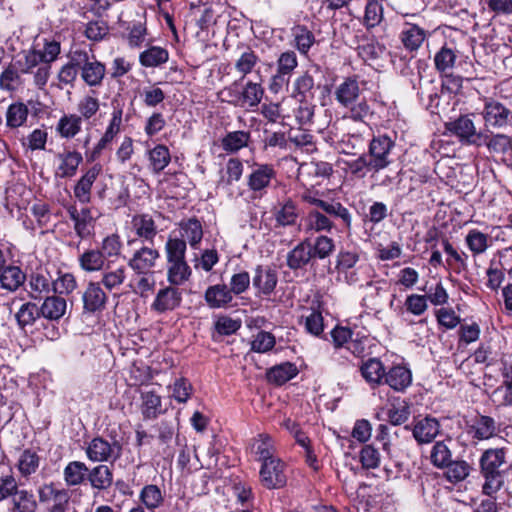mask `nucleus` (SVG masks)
<instances>
[{"label": "nucleus", "instance_id": "8", "mask_svg": "<svg viewBox=\"0 0 512 512\" xmlns=\"http://www.w3.org/2000/svg\"><path fill=\"white\" fill-rule=\"evenodd\" d=\"M250 169L246 177V186L252 193L253 199L262 198L272 186L273 180H276L277 171L273 164L259 162H253Z\"/></svg>", "mask_w": 512, "mask_h": 512}, {"label": "nucleus", "instance_id": "7", "mask_svg": "<svg viewBox=\"0 0 512 512\" xmlns=\"http://www.w3.org/2000/svg\"><path fill=\"white\" fill-rule=\"evenodd\" d=\"M396 148V136L394 137L386 133H378L373 135L368 143V160L375 167V172H380L388 168L393 162V151Z\"/></svg>", "mask_w": 512, "mask_h": 512}, {"label": "nucleus", "instance_id": "27", "mask_svg": "<svg viewBox=\"0 0 512 512\" xmlns=\"http://www.w3.org/2000/svg\"><path fill=\"white\" fill-rule=\"evenodd\" d=\"M181 230V239L186 238L189 245L193 249H198L203 238V226L201 221L196 217L181 220L179 223Z\"/></svg>", "mask_w": 512, "mask_h": 512}, {"label": "nucleus", "instance_id": "59", "mask_svg": "<svg viewBox=\"0 0 512 512\" xmlns=\"http://www.w3.org/2000/svg\"><path fill=\"white\" fill-rule=\"evenodd\" d=\"M187 243L185 239L169 237L165 244L167 262H175L185 259Z\"/></svg>", "mask_w": 512, "mask_h": 512}, {"label": "nucleus", "instance_id": "14", "mask_svg": "<svg viewBox=\"0 0 512 512\" xmlns=\"http://www.w3.org/2000/svg\"><path fill=\"white\" fill-rule=\"evenodd\" d=\"M278 283L277 270L269 265H257L254 269L252 285L255 289V296L268 298L275 291Z\"/></svg>", "mask_w": 512, "mask_h": 512}, {"label": "nucleus", "instance_id": "12", "mask_svg": "<svg viewBox=\"0 0 512 512\" xmlns=\"http://www.w3.org/2000/svg\"><path fill=\"white\" fill-rule=\"evenodd\" d=\"M483 102L481 115L487 129H501L512 123V111L500 101L485 97Z\"/></svg>", "mask_w": 512, "mask_h": 512}, {"label": "nucleus", "instance_id": "62", "mask_svg": "<svg viewBox=\"0 0 512 512\" xmlns=\"http://www.w3.org/2000/svg\"><path fill=\"white\" fill-rule=\"evenodd\" d=\"M226 175L219 180V185L231 186L234 182H238L244 171V166L239 158H229L226 162Z\"/></svg>", "mask_w": 512, "mask_h": 512}, {"label": "nucleus", "instance_id": "11", "mask_svg": "<svg viewBox=\"0 0 512 512\" xmlns=\"http://www.w3.org/2000/svg\"><path fill=\"white\" fill-rule=\"evenodd\" d=\"M322 78L321 67L317 64L310 66L295 78L292 97L297 100H312L315 91L321 87Z\"/></svg>", "mask_w": 512, "mask_h": 512}, {"label": "nucleus", "instance_id": "2", "mask_svg": "<svg viewBox=\"0 0 512 512\" xmlns=\"http://www.w3.org/2000/svg\"><path fill=\"white\" fill-rule=\"evenodd\" d=\"M360 84H365L359 80L358 75H350L335 88L334 97L338 104L349 110V117L355 122H365L366 120L377 123L384 119L387 112V105L383 101L363 98L357 102L361 95Z\"/></svg>", "mask_w": 512, "mask_h": 512}, {"label": "nucleus", "instance_id": "52", "mask_svg": "<svg viewBox=\"0 0 512 512\" xmlns=\"http://www.w3.org/2000/svg\"><path fill=\"white\" fill-rule=\"evenodd\" d=\"M39 464L40 457L37 452L31 449H25L18 459L17 468L20 474L27 478L37 471Z\"/></svg>", "mask_w": 512, "mask_h": 512}, {"label": "nucleus", "instance_id": "6", "mask_svg": "<svg viewBox=\"0 0 512 512\" xmlns=\"http://www.w3.org/2000/svg\"><path fill=\"white\" fill-rule=\"evenodd\" d=\"M476 114L464 113L455 119L445 122L444 128L448 135L458 139L462 145L481 146L484 141V132L477 130L475 125Z\"/></svg>", "mask_w": 512, "mask_h": 512}, {"label": "nucleus", "instance_id": "54", "mask_svg": "<svg viewBox=\"0 0 512 512\" xmlns=\"http://www.w3.org/2000/svg\"><path fill=\"white\" fill-rule=\"evenodd\" d=\"M77 288L75 276L70 272L57 271V278L52 281V291L58 295H69Z\"/></svg>", "mask_w": 512, "mask_h": 512}, {"label": "nucleus", "instance_id": "50", "mask_svg": "<svg viewBox=\"0 0 512 512\" xmlns=\"http://www.w3.org/2000/svg\"><path fill=\"white\" fill-rule=\"evenodd\" d=\"M79 266L86 272H95L103 268L105 258L98 249H88L79 256Z\"/></svg>", "mask_w": 512, "mask_h": 512}, {"label": "nucleus", "instance_id": "32", "mask_svg": "<svg viewBox=\"0 0 512 512\" xmlns=\"http://www.w3.org/2000/svg\"><path fill=\"white\" fill-rule=\"evenodd\" d=\"M205 301L211 308H222L233 301V294L226 284H216L206 289Z\"/></svg>", "mask_w": 512, "mask_h": 512}, {"label": "nucleus", "instance_id": "33", "mask_svg": "<svg viewBox=\"0 0 512 512\" xmlns=\"http://www.w3.org/2000/svg\"><path fill=\"white\" fill-rule=\"evenodd\" d=\"M123 27L128 31V44L132 48H139L143 45L147 35L146 12L144 11L139 20L124 22Z\"/></svg>", "mask_w": 512, "mask_h": 512}, {"label": "nucleus", "instance_id": "45", "mask_svg": "<svg viewBox=\"0 0 512 512\" xmlns=\"http://www.w3.org/2000/svg\"><path fill=\"white\" fill-rule=\"evenodd\" d=\"M132 222L136 235L153 244L157 235V226L153 218L149 214H141L135 216Z\"/></svg>", "mask_w": 512, "mask_h": 512}, {"label": "nucleus", "instance_id": "3", "mask_svg": "<svg viewBox=\"0 0 512 512\" xmlns=\"http://www.w3.org/2000/svg\"><path fill=\"white\" fill-rule=\"evenodd\" d=\"M361 251L358 247L351 249L341 247L335 256L334 269L338 280L350 286L369 287L372 285L369 265L358 264Z\"/></svg>", "mask_w": 512, "mask_h": 512}, {"label": "nucleus", "instance_id": "9", "mask_svg": "<svg viewBox=\"0 0 512 512\" xmlns=\"http://www.w3.org/2000/svg\"><path fill=\"white\" fill-rule=\"evenodd\" d=\"M80 77L89 87H100L106 75V65L97 59L93 50L78 47Z\"/></svg>", "mask_w": 512, "mask_h": 512}, {"label": "nucleus", "instance_id": "47", "mask_svg": "<svg viewBox=\"0 0 512 512\" xmlns=\"http://www.w3.org/2000/svg\"><path fill=\"white\" fill-rule=\"evenodd\" d=\"M485 145L490 153L493 154H506L512 152V138L506 134H492L484 133V141L481 146Z\"/></svg>", "mask_w": 512, "mask_h": 512}, {"label": "nucleus", "instance_id": "38", "mask_svg": "<svg viewBox=\"0 0 512 512\" xmlns=\"http://www.w3.org/2000/svg\"><path fill=\"white\" fill-rule=\"evenodd\" d=\"M41 308V315L47 320H59L67 308L66 300L60 295L45 298Z\"/></svg>", "mask_w": 512, "mask_h": 512}, {"label": "nucleus", "instance_id": "31", "mask_svg": "<svg viewBox=\"0 0 512 512\" xmlns=\"http://www.w3.org/2000/svg\"><path fill=\"white\" fill-rule=\"evenodd\" d=\"M149 169L153 174L159 175L171 162V153L164 144H156L147 151Z\"/></svg>", "mask_w": 512, "mask_h": 512}, {"label": "nucleus", "instance_id": "30", "mask_svg": "<svg viewBox=\"0 0 512 512\" xmlns=\"http://www.w3.org/2000/svg\"><path fill=\"white\" fill-rule=\"evenodd\" d=\"M67 57L68 62L60 68L57 78L61 84L73 87L80 74L78 47L72 48Z\"/></svg>", "mask_w": 512, "mask_h": 512}, {"label": "nucleus", "instance_id": "17", "mask_svg": "<svg viewBox=\"0 0 512 512\" xmlns=\"http://www.w3.org/2000/svg\"><path fill=\"white\" fill-rule=\"evenodd\" d=\"M160 257L158 250L150 247H142L137 250L129 260V267L139 275L152 273L156 260Z\"/></svg>", "mask_w": 512, "mask_h": 512}, {"label": "nucleus", "instance_id": "21", "mask_svg": "<svg viewBox=\"0 0 512 512\" xmlns=\"http://www.w3.org/2000/svg\"><path fill=\"white\" fill-rule=\"evenodd\" d=\"M467 432L473 439L489 440L497 435V423L490 416L480 415L469 425Z\"/></svg>", "mask_w": 512, "mask_h": 512}, {"label": "nucleus", "instance_id": "16", "mask_svg": "<svg viewBox=\"0 0 512 512\" xmlns=\"http://www.w3.org/2000/svg\"><path fill=\"white\" fill-rule=\"evenodd\" d=\"M103 167L100 163H94L88 168L73 188L75 198L82 204H89L91 202V191L93 184L96 182L99 175L102 173Z\"/></svg>", "mask_w": 512, "mask_h": 512}, {"label": "nucleus", "instance_id": "51", "mask_svg": "<svg viewBox=\"0 0 512 512\" xmlns=\"http://www.w3.org/2000/svg\"><path fill=\"white\" fill-rule=\"evenodd\" d=\"M336 245L333 238L320 234L314 239L310 247L313 259L323 260L330 257L335 251Z\"/></svg>", "mask_w": 512, "mask_h": 512}, {"label": "nucleus", "instance_id": "19", "mask_svg": "<svg viewBox=\"0 0 512 512\" xmlns=\"http://www.w3.org/2000/svg\"><path fill=\"white\" fill-rule=\"evenodd\" d=\"M27 280V274L22 268L13 263V260L0 271V287L4 290L15 292L22 287Z\"/></svg>", "mask_w": 512, "mask_h": 512}, {"label": "nucleus", "instance_id": "23", "mask_svg": "<svg viewBox=\"0 0 512 512\" xmlns=\"http://www.w3.org/2000/svg\"><path fill=\"white\" fill-rule=\"evenodd\" d=\"M440 432V424L436 418L425 417L417 421L413 428V436L420 443H430Z\"/></svg>", "mask_w": 512, "mask_h": 512}, {"label": "nucleus", "instance_id": "46", "mask_svg": "<svg viewBox=\"0 0 512 512\" xmlns=\"http://www.w3.org/2000/svg\"><path fill=\"white\" fill-rule=\"evenodd\" d=\"M29 110L23 102L11 103L6 111V127L17 129L27 122Z\"/></svg>", "mask_w": 512, "mask_h": 512}, {"label": "nucleus", "instance_id": "26", "mask_svg": "<svg viewBox=\"0 0 512 512\" xmlns=\"http://www.w3.org/2000/svg\"><path fill=\"white\" fill-rule=\"evenodd\" d=\"M313 259L307 240L301 241L287 253L286 264L293 270L304 269Z\"/></svg>", "mask_w": 512, "mask_h": 512}, {"label": "nucleus", "instance_id": "10", "mask_svg": "<svg viewBox=\"0 0 512 512\" xmlns=\"http://www.w3.org/2000/svg\"><path fill=\"white\" fill-rule=\"evenodd\" d=\"M123 452L122 443L113 439L111 442L101 436L94 437L85 448L87 458L92 462L113 464L121 456Z\"/></svg>", "mask_w": 512, "mask_h": 512}, {"label": "nucleus", "instance_id": "36", "mask_svg": "<svg viewBox=\"0 0 512 512\" xmlns=\"http://www.w3.org/2000/svg\"><path fill=\"white\" fill-rule=\"evenodd\" d=\"M168 60V50L160 46H150L139 54V63L146 68L159 67Z\"/></svg>", "mask_w": 512, "mask_h": 512}, {"label": "nucleus", "instance_id": "37", "mask_svg": "<svg viewBox=\"0 0 512 512\" xmlns=\"http://www.w3.org/2000/svg\"><path fill=\"white\" fill-rule=\"evenodd\" d=\"M384 20L383 0H367L364 8L362 24L367 30H371Z\"/></svg>", "mask_w": 512, "mask_h": 512}, {"label": "nucleus", "instance_id": "34", "mask_svg": "<svg viewBox=\"0 0 512 512\" xmlns=\"http://www.w3.org/2000/svg\"><path fill=\"white\" fill-rule=\"evenodd\" d=\"M292 36L293 45L297 51L303 56H308L316 42L314 33L306 25L297 24L292 28Z\"/></svg>", "mask_w": 512, "mask_h": 512}, {"label": "nucleus", "instance_id": "48", "mask_svg": "<svg viewBox=\"0 0 512 512\" xmlns=\"http://www.w3.org/2000/svg\"><path fill=\"white\" fill-rule=\"evenodd\" d=\"M167 278L172 285H181L189 279L192 270L186 259L168 263Z\"/></svg>", "mask_w": 512, "mask_h": 512}, {"label": "nucleus", "instance_id": "22", "mask_svg": "<svg viewBox=\"0 0 512 512\" xmlns=\"http://www.w3.org/2000/svg\"><path fill=\"white\" fill-rule=\"evenodd\" d=\"M276 227L294 226L299 217L298 206L292 198H287L274 208Z\"/></svg>", "mask_w": 512, "mask_h": 512}, {"label": "nucleus", "instance_id": "15", "mask_svg": "<svg viewBox=\"0 0 512 512\" xmlns=\"http://www.w3.org/2000/svg\"><path fill=\"white\" fill-rule=\"evenodd\" d=\"M107 300L108 297L100 283L90 281L82 294L83 312L90 316H96L105 310Z\"/></svg>", "mask_w": 512, "mask_h": 512}, {"label": "nucleus", "instance_id": "40", "mask_svg": "<svg viewBox=\"0 0 512 512\" xmlns=\"http://www.w3.org/2000/svg\"><path fill=\"white\" fill-rule=\"evenodd\" d=\"M458 56V50L445 43L435 54L434 64L436 70L440 74L447 73L451 70L456 62Z\"/></svg>", "mask_w": 512, "mask_h": 512}, {"label": "nucleus", "instance_id": "42", "mask_svg": "<svg viewBox=\"0 0 512 512\" xmlns=\"http://www.w3.org/2000/svg\"><path fill=\"white\" fill-rule=\"evenodd\" d=\"M385 383L396 391H403L406 389L412 380L411 372L403 366L392 367L389 372L385 373Z\"/></svg>", "mask_w": 512, "mask_h": 512}, {"label": "nucleus", "instance_id": "39", "mask_svg": "<svg viewBox=\"0 0 512 512\" xmlns=\"http://www.w3.org/2000/svg\"><path fill=\"white\" fill-rule=\"evenodd\" d=\"M141 400V412L144 419H155L163 412L161 396L155 391H142Z\"/></svg>", "mask_w": 512, "mask_h": 512}, {"label": "nucleus", "instance_id": "53", "mask_svg": "<svg viewBox=\"0 0 512 512\" xmlns=\"http://www.w3.org/2000/svg\"><path fill=\"white\" fill-rule=\"evenodd\" d=\"M69 218L74 223V232L80 239H87L93 235L95 224L79 218L78 209L75 205L67 207Z\"/></svg>", "mask_w": 512, "mask_h": 512}, {"label": "nucleus", "instance_id": "5", "mask_svg": "<svg viewBox=\"0 0 512 512\" xmlns=\"http://www.w3.org/2000/svg\"><path fill=\"white\" fill-rule=\"evenodd\" d=\"M243 80L240 78L225 86L218 92V98L222 103L253 110L261 103L265 91L261 83L248 80L242 84Z\"/></svg>", "mask_w": 512, "mask_h": 512}, {"label": "nucleus", "instance_id": "57", "mask_svg": "<svg viewBox=\"0 0 512 512\" xmlns=\"http://www.w3.org/2000/svg\"><path fill=\"white\" fill-rule=\"evenodd\" d=\"M361 374L366 381L379 384L385 376V369L379 359L370 358L361 366Z\"/></svg>", "mask_w": 512, "mask_h": 512}, {"label": "nucleus", "instance_id": "1", "mask_svg": "<svg viewBox=\"0 0 512 512\" xmlns=\"http://www.w3.org/2000/svg\"><path fill=\"white\" fill-rule=\"evenodd\" d=\"M300 198L312 206L304 217L306 232L330 233L336 230L348 235L352 232L353 216L349 208L336 199L324 200L319 191L306 189Z\"/></svg>", "mask_w": 512, "mask_h": 512}, {"label": "nucleus", "instance_id": "43", "mask_svg": "<svg viewBox=\"0 0 512 512\" xmlns=\"http://www.w3.org/2000/svg\"><path fill=\"white\" fill-rule=\"evenodd\" d=\"M250 138L251 134L249 131L237 130L228 132L221 139V146L228 153H236L248 146Z\"/></svg>", "mask_w": 512, "mask_h": 512}, {"label": "nucleus", "instance_id": "25", "mask_svg": "<svg viewBox=\"0 0 512 512\" xmlns=\"http://www.w3.org/2000/svg\"><path fill=\"white\" fill-rule=\"evenodd\" d=\"M181 301L182 293L178 288L166 287L158 291L152 304V308L158 312H165L178 307Z\"/></svg>", "mask_w": 512, "mask_h": 512}, {"label": "nucleus", "instance_id": "20", "mask_svg": "<svg viewBox=\"0 0 512 512\" xmlns=\"http://www.w3.org/2000/svg\"><path fill=\"white\" fill-rule=\"evenodd\" d=\"M354 42L356 43L357 55L364 62L376 60L382 53V46L378 41L362 31H359V34L355 36Z\"/></svg>", "mask_w": 512, "mask_h": 512}, {"label": "nucleus", "instance_id": "13", "mask_svg": "<svg viewBox=\"0 0 512 512\" xmlns=\"http://www.w3.org/2000/svg\"><path fill=\"white\" fill-rule=\"evenodd\" d=\"M259 477L263 487L269 490L280 489L287 483L286 464L279 457L264 462Z\"/></svg>", "mask_w": 512, "mask_h": 512}, {"label": "nucleus", "instance_id": "18", "mask_svg": "<svg viewBox=\"0 0 512 512\" xmlns=\"http://www.w3.org/2000/svg\"><path fill=\"white\" fill-rule=\"evenodd\" d=\"M57 158L59 165L56 169V175L60 178L74 177L83 162V155L77 150H64L58 153Z\"/></svg>", "mask_w": 512, "mask_h": 512}, {"label": "nucleus", "instance_id": "56", "mask_svg": "<svg viewBox=\"0 0 512 512\" xmlns=\"http://www.w3.org/2000/svg\"><path fill=\"white\" fill-rule=\"evenodd\" d=\"M37 502L31 491L17 490L12 498L13 511L16 512H35Z\"/></svg>", "mask_w": 512, "mask_h": 512}, {"label": "nucleus", "instance_id": "63", "mask_svg": "<svg viewBox=\"0 0 512 512\" xmlns=\"http://www.w3.org/2000/svg\"><path fill=\"white\" fill-rule=\"evenodd\" d=\"M431 462L438 468H445L452 461V454L445 441H437L431 450Z\"/></svg>", "mask_w": 512, "mask_h": 512}, {"label": "nucleus", "instance_id": "60", "mask_svg": "<svg viewBox=\"0 0 512 512\" xmlns=\"http://www.w3.org/2000/svg\"><path fill=\"white\" fill-rule=\"evenodd\" d=\"M488 240L489 236L477 229H471L465 237V242L474 255L482 254L487 250Z\"/></svg>", "mask_w": 512, "mask_h": 512}, {"label": "nucleus", "instance_id": "24", "mask_svg": "<svg viewBox=\"0 0 512 512\" xmlns=\"http://www.w3.org/2000/svg\"><path fill=\"white\" fill-rule=\"evenodd\" d=\"M251 453L255 456V460L264 463L276 458L275 446L272 438L268 434H258L253 438L250 444Z\"/></svg>", "mask_w": 512, "mask_h": 512}, {"label": "nucleus", "instance_id": "55", "mask_svg": "<svg viewBox=\"0 0 512 512\" xmlns=\"http://www.w3.org/2000/svg\"><path fill=\"white\" fill-rule=\"evenodd\" d=\"M140 500L148 510L153 511L162 505L164 497L157 485L149 484L142 488Z\"/></svg>", "mask_w": 512, "mask_h": 512}, {"label": "nucleus", "instance_id": "28", "mask_svg": "<svg viewBox=\"0 0 512 512\" xmlns=\"http://www.w3.org/2000/svg\"><path fill=\"white\" fill-rule=\"evenodd\" d=\"M87 480L93 489L98 491L108 490L113 484L112 469L105 464H99L89 469Z\"/></svg>", "mask_w": 512, "mask_h": 512}, {"label": "nucleus", "instance_id": "44", "mask_svg": "<svg viewBox=\"0 0 512 512\" xmlns=\"http://www.w3.org/2000/svg\"><path fill=\"white\" fill-rule=\"evenodd\" d=\"M426 38V31L417 24H407V28L401 32V41L409 51H417Z\"/></svg>", "mask_w": 512, "mask_h": 512}, {"label": "nucleus", "instance_id": "4", "mask_svg": "<svg viewBox=\"0 0 512 512\" xmlns=\"http://www.w3.org/2000/svg\"><path fill=\"white\" fill-rule=\"evenodd\" d=\"M507 454L505 447L488 448L484 450L479 459L480 474L484 478L482 492L492 496L504 485V478L507 472Z\"/></svg>", "mask_w": 512, "mask_h": 512}, {"label": "nucleus", "instance_id": "41", "mask_svg": "<svg viewBox=\"0 0 512 512\" xmlns=\"http://www.w3.org/2000/svg\"><path fill=\"white\" fill-rule=\"evenodd\" d=\"M297 374L298 369L295 364L291 362H284L270 368L267 371L266 376L269 382L276 385H283L294 378Z\"/></svg>", "mask_w": 512, "mask_h": 512}, {"label": "nucleus", "instance_id": "58", "mask_svg": "<svg viewBox=\"0 0 512 512\" xmlns=\"http://www.w3.org/2000/svg\"><path fill=\"white\" fill-rule=\"evenodd\" d=\"M259 61L258 55L250 47L243 51L235 62V69L241 74V78L245 79L250 74Z\"/></svg>", "mask_w": 512, "mask_h": 512}, {"label": "nucleus", "instance_id": "49", "mask_svg": "<svg viewBox=\"0 0 512 512\" xmlns=\"http://www.w3.org/2000/svg\"><path fill=\"white\" fill-rule=\"evenodd\" d=\"M442 246L444 252L447 254V266L457 275L466 271L468 268L467 262H465V259L461 258L460 252L453 247L447 238L442 240Z\"/></svg>", "mask_w": 512, "mask_h": 512}, {"label": "nucleus", "instance_id": "64", "mask_svg": "<svg viewBox=\"0 0 512 512\" xmlns=\"http://www.w3.org/2000/svg\"><path fill=\"white\" fill-rule=\"evenodd\" d=\"M29 287L32 292L41 294H49L52 291V282L42 269H36L29 275Z\"/></svg>", "mask_w": 512, "mask_h": 512}, {"label": "nucleus", "instance_id": "35", "mask_svg": "<svg viewBox=\"0 0 512 512\" xmlns=\"http://www.w3.org/2000/svg\"><path fill=\"white\" fill-rule=\"evenodd\" d=\"M89 468L82 461L69 462L64 470L63 477L67 486H79L87 480Z\"/></svg>", "mask_w": 512, "mask_h": 512}, {"label": "nucleus", "instance_id": "29", "mask_svg": "<svg viewBox=\"0 0 512 512\" xmlns=\"http://www.w3.org/2000/svg\"><path fill=\"white\" fill-rule=\"evenodd\" d=\"M55 130L62 139H72L82 130V117L75 113L63 114Z\"/></svg>", "mask_w": 512, "mask_h": 512}, {"label": "nucleus", "instance_id": "61", "mask_svg": "<svg viewBox=\"0 0 512 512\" xmlns=\"http://www.w3.org/2000/svg\"><path fill=\"white\" fill-rule=\"evenodd\" d=\"M365 153H362L358 158L348 161L347 167L350 173L357 178H364L368 173L375 174V167Z\"/></svg>", "mask_w": 512, "mask_h": 512}]
</instances>
